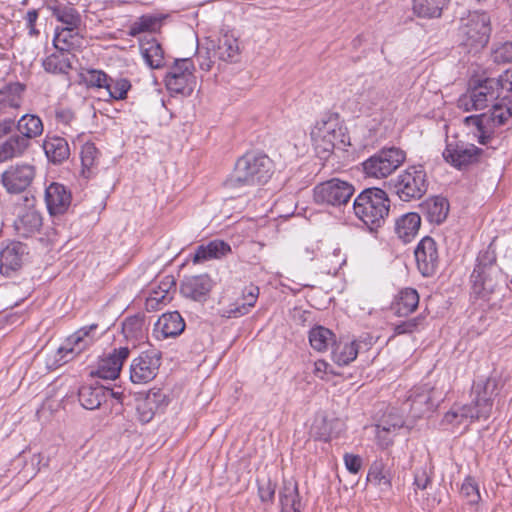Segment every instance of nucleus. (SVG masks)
Returning <instances> with one entry per match:
<instances>
[{
  "mask_svg": "<svg viewBox=\"0 0 512 512\" xmlns=\"http://www.w3.org/2000/svg\"><path fill=\"white\" fill-rule=\"evenodd\" d=\"M498 395L495 378L480 379L472 386L470 404L454 405L443 417V423L460 426L474 420L488 419L492 413L494 399Z\"/></svg>",
  "mask_w": 512,
  "mask_h": 512,
  "instance_id": "f257e3e1",
  "label": "nucleus"
},
{
  "mask_svg": "<svg viewBox=\"0 0 512 512\" xmlns=\"http://www.w3.org/2000/svg\"><path fill=\"white\" fill-rule=\"evenodd\" d=\"M273 174L272 160L264 154L246 153L240 157L225 182L228 189H241L266 183Z\"/></svg>",
  "mask_w": 512,
  "mask_h": 512,
  "instance_id": "f03ea898",
  "label": "nucleus"
},
{
  "mask_svg": "<svg viewBox=\"0 0 512 512\" xmlns=\"http://www.w3.org/2000/svg\"><path fill=\"white\" fill-rule=\"evenodd\" d=\"M472 292L479 298L489 300L490 296L506 285V277L496 264L493 251H481L476 259L475 268L470 276Z\"/></svg>",
  "mask_w": 512,
  "mask_h": 512,
  "instance_id": "7ed1b4c3",
  "label": "nucleus"
},
{
  "mask_svg": "<svg viewBox=\"0 0 512 512\" xmlns=\"http://www.w3.org/2000/svg\"><path fill=\"white\" fill-rule=\"evenodd\" d=\"M353 210L370 231H376L384 225L389 215L390 200L384 190L367 188L355 198Z\"/></svg>",
  "mask_w": 512,
  "mask_h": 512,
  "instance_id": "20e7f679",
  "label": "nucleus"
},
{
  "mask_svg": "<svg viewBox=\"0 0 512 512\" xmlns=\"http://www.w3.org/2000/svg\"><path fill=\"white\" fill-rule=\"evenodd\" d=\"M490 16L484 11H468L460 17L458 41L468 52L477 53L484 48L490 37Z\"/></svg>",
  "mask_w": 512,
  "mask_h": 512,
  "instance_id": "39448f33",
  "label": "nucleus"
},
{
  "mask_svg": "<svg viewBox=\"0 0 512 512\" xmlns=\"http://www.w3.org/2000/svg\"><path fill=\"white\" fill-rule=\"evenodd\" d=\"M311 137L318 153L330 154L335 149L344 151L350 144V137L337 115L324 116L317 121Z\"/></svg>",
  "mask_w": 512,
  "mask_h": 512,
  "instance_id": "423d86ee",
  "label": "nucleus"
},
{
  "mask_svg": "<svg viewBox=\"0 0 512 512\" xmlns=\"http://www.w3.org/2000/svg\"><path fill=\"white\" fill-rule=\"evenodd\" d=\"M512 117V96L502 94L489 113L472 115L465 118L468 126H475L479 132L478 140L487 144L493 129L504 125Z\"/></svg>",
  "mask_w": 512,
  "mask_h": 512,
  "instance_id": "0eeeda50",
  "label": "nucleus"
},
{
  "mask_svg": "<svg viewBox=\"0 0 512 512\" xmlns=\"http://www.w3.org/2000/svg\"><path fill=\"white\" fill-rule=\"evenodd\" d=\"M391 186L402 201L420 199L428 190L426 171L421 165L409 166L391 180Z\"/></svg>",
  "mask_w": 512,
  "mask_h": 512,
  "instance_id": "6e6552de",
  "label": "nucleus"
},
{
  "mask_svg": "<svg viewBox=\"0 0 512 512\" xmlns=\"http://www.w3.org/2000/svg\"><path fill=\"white\" fill-rule=\"evenodd\" d=\"M502 95L496 78H484L472 80L468 93L458 100V106L465 111L481 110L488 103L499 99Z\"/></svg>",
  "mask_w": 512,
  "mask_h": 512,
  "instance_id": "1a4fd4ad",
  "label": "nucleus"
},
{
  "mask_svg": "<svg viewBox=\"0 0 512 512\" xmlns=\"http://www.w3.org/2000/svg\"><path fill=\"white\" fill-rule=\"evenodd\" d=\"M406 159V153L397 147L383 148L363 162L368 177L385 178L394 172Z\"/></svg>",
  "mask_w": 512,
  "mask_h": 512,
  "instance_id": "9d476101",
  "label": "nucleus"
},
{
  "mask_svg": "<svg viewBox=\"0 0 512 512\" xmlns=\"http://www.w3.org/2000/svg\"><path fill=\"white\" fill-rule=\"evenodd\" d=\"M194 71L191 58L176 59L165 77L166 88L172 94L190 96L196 86Z\"/></svg>",
  "mask_w": 512,
  "mask_h": 512,
  "instance_id": "9b49d317",
  "label": "nucleus"
},
{
  "mask_svg": "<svg viewBox=\"0 0 512 512\" xmlns=\"http://www.w3.org/2000/svg\"><path fill=\"white\" fill-rule=\"evenodd\" d=\"M354 191V186L348 181L332 178L316 185L313 195L316 203L341 206L348 203Z\"/></svg>",
  "mask_w": 512,
  "mask_h": 512,
  "instance_id": "f8f14e48",
  "label": "nucleus"
},
{
  "mask_svg": "<svg viewBox=\"0 0 512 512\" xmlns=\"http://www.w3.org/2000/svg\"><path fill=\"white\" fill-rule=\"evenodd\" d=\"M98 324L84 326L70 335L57 350V361L67 363L86 350L95 341L94 331Z\"/></svg>",
  "mask_w": 512,
  "mask_h": 512,
  "instance_id": "ddd939ff",
  "label": "nucleus"
},
{
  "mask_svg": "<svg viewBox=\"0 0 512 512\" xmlns=\"http://www.w3.org/2000/svg\"><path fill=\"white\" fill-rule=\"evenodd\" d=\"M482 149L462 141H448L442 155L453 167L461 169L479 160Z\"/></svg>",
  "mask_w": 512,
  "mask_h": 512,
  "instance_id": "4468645a",
  "label": "nucleus"
},
{
  "mask_svg": "<svg viewBox=\"0 0 512 512\" xmlns=\"http://www.w3.org/2000/svg\"><path fill=\"white\" fill-rule=\"evenodd\" d=\"M161 357L156 351L142 352L130 366V379L135 384H144L153 380L160 367Z\"/></svg>",
  "mask_w": 512,
  "mask_h": 512,
  "instance_id": "2eb2a0df",
  "label": "nucleus"
},
{
  "mask_svg": "<svg viewBox=\"0 0 512 512\" xmlns=\"http://www.w3.org/2000/svg\"><path fill=\"white\" fill-rule=\"evenodd\" d=\"M35 177V168L30 164H16L6 169L1 182L7 192L18 194L26 190Z\"/></svg>",
  "mask_w": 512,
  "mask_h": 512,
  "instance_id": "dca6fc26",
  "label": "nucleus"
},
{
  "mask_svg": "<svg viewBox=\"0 0 512 512\" xmlns=\"http://www.w3.org/2000/svg\"><path fill=\"white\" fill-rule=\"evenodd\" d=\"M414 254L419 272L424 277L433 276L439 266V253L436 241L430 236H425L417 244Z\"/></svg>",
  "mask_w": 512,
  "mask_h": 512,
  "instance_id": "f3484780",
  "label": "nucleus"
},
{
  "mask_svg": "<svg viewBox=\"0 0 512 512\" xmlns=\"http://www.w3.org/2000/svg\"><path fill=\"white\" fill-rule=\"evenodd\" d=\"M434 394L435 390L427 385L415 387L410 391L404 409L409 408L413 418H421L436 406Z\"/></svg>",
  "mask_w": 512,
  "mask_h": 512,
  "instance_id": "a211bd4d",
  "label": "nucleus"
},
{
  "mask_svg": "<svg viewBox=\"0 0 512 512\" xmlns=\"http://www.w3.org/2000/svg\"><path fill=\"white\" fill-rule=\"evenodd\" d=\"M128 347H119L98 361L97 370L94 373L97 377L107 380L116 379L121 371L123 363L129 357Z\"/></svg>",
  "mask_w": 512,
  "mask_h": 512,
  "instance_id": "6ab92c4d",
  "label": "nucleus"
},
{
  "mask_svg": "<svg viewBox=\"0 0 512 512\" xmlns=\"http://www.w3.org/2000/svg\"><path fill=\"white\" fill-rule=\"evenodd\" d=\"M27 255V246L21 242H12L0 251V273L10 277L23 265Z\"/></svg>",
  "mask_w": 512,
  "mask_h": 512,
  "instance_id": "aec40b11",
  "label": "nucleus"
},
{
  "mask_svg": "<svg viewBox=\"0 0 512 512\" xmlns=\"http://www.w3.org/2000/svg\"><path fill=\"white\" fill-rule=\"evenodd\" d=\"M213 282L207 274L185 276L181 281V294L194 301L203 302L207 299Z\"/></svg>",
  "mask_w": 512,
  "mask_h": 512,
  "instance_id": "412c9836",
  "label": "nucleus"
},
{
  "mask_svg": "<svg viewBox=\"0 0 512 512\" xmlns=\"http://www.w3.org/2000/svg\"><path fill=\"white\" fill-rule=\"evenodd\" d=\"M71 200V192L63 184L53 182L45 190V202L50 215L64 214Z\"/></svg>",
  "mask_w": 512,
  "mask_h": 512,
  "instance_id": "4be33fe9",
  "label": "nucleus"
},
{
  "mask_svg": "<svg viewBox=\"0 0 512 512\" xmlns=\"http://www.w3.org/2000/svg\"><path fill=\"white\" fill-rule=\"evenodd\" d=\"M370 345V341L361 339L351 342L335 341L331 352L332 360L339 366H347L356 359L362 348L368 349Z\"/></svg>",
  "mask_w": 512,
  "mask_h": 512,
  "instance_id": "5701e85b",
  "label": "nucleus"
},
{
  "mask_svg": "<svg viewBox=\"0 0 512 512\" xmlns=\"http://www.w3.org/2000/svg\"><path fill=\"white\" fill-rule=\"evenodd\" d=\"M167 405L166 395L161 389H151L137 404L138 419L142 423L150 422L156 412Z\"/></svg>",
  "mask_w": 512,
  "mask_h": 512,
  "instance_id": "b1692460",
  "label": "nucleus"
},
{
  "mask_svg": "<svg viewBox=\"0 0 512 512\" xmlns=\"http://www.w3.org/2000/svg\"><path fill=\"white\" fill-rule=\"evenodd\" d=\"M449 201L442 196L428 198L421 204V211L427 221L432 224H442L449 213Z\"/></svg>",
  "mask_w": 512,
  "mask_h": 512,
  "instance_id": "393cba45",
  "label": "nucleus"
},
{
  "mask_svg": "<svg viewBox=\"0 0 512 512\" xmlns=\"http://www.w3.org/2000/svg\"><path fill=\"white\" fill-rule=\"evenodd\" d=\"M185 329V322L178 311L162 314L155 324V331L163 338L176 337Z\"/></svg>",
  "mask_w": 512,
  "mask_h": 512,
  "instance_id": "a878e982",
  "label": "nucleus"
},
{
  "mask_svg": "<svg viewBox=\"0 0 512 512\" xmlns=\"http://www.w3.org/2000/svg\"><path fill=\"white\" fill-rule=\"evenodd\" d=\"M53 43L58 51L69 52L82 46L83 37L79 28L61 26L56 28Z\"/></svg>",
  "mask_w": 512,
  "mask_h": 512,
  "instance_id": "bb28decb",
  "label": "nucleus"
},
{
  "mask_svg": "<svg viewBox=\"0 0 512 512\" xmlns=\"http://www.w3.org/2000/svg\"><path fill=\"white\" fill-rule=\"evenodd\" d=\"M419 295L413 288L402 289L391 303V310L399 317L408 316L418 307Z\"/></svg>",
  "mask_w": 512,
  "mask_h": 512,
  "instance_id": "cd10ccee",
  "label": "nucleus"
},
{
  "mask_svg": "<svg viewBox=\"0 0 512 512\" xmlns=\"http://www.w3.org/2000/svg\"><path fill=\"white\" fill-rule=\"evenodd\" d=\"M281 512H301L298 484L293 479L284 480L279 491Z\"/></svg>",
  "mask_w": 512,
  "mask_h": 512,
  "instance_id": "c85d7f7f",
  "label": "nucleus"
},
{
  "mask_svg": "<svg viewBox=\"0 0 512 512\" xmlns=\"http://www.w3.org/2000/svg\"><path fill=\"white\" fill-rule=\"evenodd\" d=\"M43 149L48 160L54 164H60L67 160L70 148L66 139L59 136H46Z\"/></svg>",
  "mask_w": 512,
  "mask_h": 512,
  "instance_id": "c756f323",
  "label": "nucleus"
},
{
  "mask_svg": "<svg viewBox=\"0 0 512 512\" xmlns=\"http://www.w3.org/2000/svg\"><path fill=\"white\" fill-rule=\"evenodd\" d=\"M30 141L15 133L10 135L0 144V162L8 161L15 157L22 156L29 148Z\"/></svg>",
  "mask_w": 512,
  "mask_h": 512,
  "instance_id": "7c9ffc66",
  "label": "nucleus"
},
{
  "mask_svg": "<svg viewBox=\"0 0 512 512\" xmlns=\"http://www.w3.org/2000/svg\"><path fill=\"white\" fill-rule=\"evenodd\" d=\"M421 225L418 213H406L395 221V232L404 242H409L417 234Z\"/></svg>",
  "mask_w": 512,
  "mask_h": 512,
  "instance_id": "2f4dec72",
  "label": "nucleus"
},
{
  "mask_svg": "<svg viewBox=\"0 0 512 512\" xmlns=\"http://www.w3.org/2000/svg\"><path fill=\"white\" fill-rule=\"evenodd\" d=\"M41 226L42 216L34 209L24 211L15 221V229L20 236L25 238L38 232Z\"/></svg>",
  "mask_w": 512,
  "mask_h": 512,
  "instance_id": "473e14b6",
  "label": "nucleus"
},
{
  "mask_svg": "<svg viewBox=\"0 0 512 512\" xmlns=\"http://www.w3.org/2000/svg\"><path fill=\"white\" fill-rule=\"evenodd\" d=\"M231 252V247L223 240H213L206 245H200L194 254V262L199 263L210 259L221 258Z\"/></svg>",
  "mask_w": 512,
  "mask_h": 512,
  "instance_id": "72a5a7b5",
  "label": "nucleus"
},
{
  "mask_svg": "<svg viewBox=\"0 0 512 512\" xmlns=\"http://www.w3.org/2000/svg\"><path fill=\"white\" fill-rule=\"evenodd\" d=\"M105 386L83 385L79 388L78 399L82 407L95 410L105 402Z\"/></svg>",
  "mask_w": 512,
  "mask_h": 512,
  "instance_id": "f704fd0d",
  "label": "nucleus"
},
{
  "mask_svg": "<svg viewBox=\"0 0 512 512\" xmlns=\"http://www.w3.org/2000/svg\"><path fill=\"white\" fill-rule=\"evenodd\" d=\"M48 9L52 12L63 27L80 28L82 20L79 12L68 4L49 5Z\"/></svg>",
  "mask_w": 512,
  "mask_h": 512,
  "instance_id": "c9c22d12",
  "label": "nucleus"
},
{
  "mask_svg": "<svg viewBox=\"0 0 512 512\" xmlns=\"http://www.w3.org/2000/svg\"><path fill=\"white\" fill-rule=\"evenodd\" d=\"M259 296V288L253 284L245 286L242 291L244 302L241 305H235L233 308L226 310L223 315L231 317H240L249 313L254 307Z\"/></svg>",
  "mask_w": 512,
  "mask_h": 512,
  "instance_id": "e433bc0d",
  "label": "nucleus"
},
{
  "mask_svg": "<svg viewBox=\"0 0 512 512\" xmlns=\"http://www.w3.org/2000/svg\"><path fill=\"white\" fill-rule=\"evenodd\" d=\"M16 130L17 134L30 141L43 133V123L37 115L25 114L17 121Z\"/></svg>",
  "mask_w": 512,
  "mask_h": 512,
  "instance_id": "4c0bfd02",
  "label": "nucleus"
},
{
  "mask_svg": "<svg viewBox=\"0 0 512 512\" xmlns=\"http://www.w3.org/2000/svg\"><path fill=\"white\" fill-rule=\"evenodd\" d=\"M413 11L419 17L438 18L450 0H412Z\"/></svg>",
  "mask_w": 512,
  "mask_h": 512,
  "instance_id": "58836bf2",
  "label": "nucleus"
},
{
  "mask_svg": "<svg viewBox=\"0 0 512 512\" xmlns=\"http://www.w3.org/2000/svg\"><path fill=\"white\" fill-rule=\"evenodd\" d=\"M309 342L311 347L318 351L324 352L335 343L334 333L323 326H315L309 331Z\"/></svg>",
  "mask_w": 512,
  "mask_h": 512,
  "instance_id": "ea45409f",
  "label": "nucleus"
},
{
  "mask_svg": "<svg viewBox=\"0 0 512 512\" xmlns=\"http://www.w3.org/2000/svg\"><path fill=\"white\" fill-rule=\"evenodd\" d=\"M141 52L145 62L152 69H160L165 65L164 51L158 41L151 39L141 45Z\"/></svg>",
  "mask_w": 512,
  "mask_h": 512,
  "instance_id": "a19ab883",
  "label": "nucleus"
},
{
  "mask_svg": "<svg viewBox=\"0 0 512 512\" xmlns=\"http://www.w3.org/2000/svg\"><path fill=\"white\" fill-rule=\"evenodd\" d=\"M43 68L52 74H67L72 68L71 59L66 52L59 51L49 55L43 61Z\"/></svg>",
  "mask_w": 512,
  "mask_h": 512,
  "instance_id": "79ce46f5",
  "label": "nucleus"
},
{
  "mask_svg": "<svg viewBox=\"0 0 512 512\" xmlns=\"http://www.w3.org/2000/svg\"><path fill=\"white\" fill-rule=\"evenodd\" d=\"M367 479L379 486H383L385 488L391 487L390 470L383 459L380 458L373 461L369 468Z\"/></svg>",
  "mask_w": 512,
  "mask_h": 512,
  "instance_id": "37998d69",
  "label": "nucleus"
},
{
  "mask_svg": "<svg viewBox=\"0 0 512 512\" xmlns=\"http://www.w3.org/2000/svg\"><path fill=\"white\" fill-rule=\"evenodd\" d=\"M238 54L239 45L237 39L228 35H224L219 39L218 45L214 50V56L222 61H234Z\"/></svg>",
  "mask_w": 512,
  "mask_h": 512,
  "instance_id": "c03bdc74",
  "label": "nucleus"
},
{
  "mask_svg": "<svg viewBox=\"0 0 512 512\" xmlns=\"http://www.w3.org/2000/svg\"><path fill=\"white\" fill-rule=\"evenodd\" d=\"M160 27L161 18L150 14L142 15L130 25L128 34L135 37L144 32H155Z\"/></svg>",
  "mask_w": 512,
  "mask_h": 512,
  "instance_id": "a18cd8bd",
  "label": "nucleus"
},
{
  "mask_svg": "<svg viewBox=\"0 0 512 512\" xmlns=\"http://www.w3.org/2000/svg\"><path fill=\"white\" fill-rule=\"evenodd\" d=\"M377 424L386 431L397 432L405 426V420L396 408H391L383 414Z\"/></svg>",
  "mask_w": 512,
  "mask_h": 512,
  "instance_id": "49530a36",
  "label": "nucleus"
},
{
  "mask_svg": "<svg viewBox=\"0 0 512 512\" xmlns=\"http://www.w3.org/2000/svg\"><path fill=\"white\" fill-rule=\"evenodd\" d=\"M108 96L114 100H124L127 98V93L131 89V83L126 78H112L108 82L105 88Z\"/></svg>",
  "mask_w": 512,
  "mask_h": 512,
  "instance_id": "de8ad7c7",
  "label": "nucleus"
},
{
  "mask_svg": "<svg viewBox=\"0 0 512 512\" xmlns=\"http://www.w3.org/2000/svg\"><path fill=\"white\" fill-rule=\"evenodd\" d=\"M388 93L382 86H369L360 94V98L369 106H379L387 99Z\"/></svg>",
  "mask_w": 512,
  "mask_h": 512,
  "instance_id": "09e8293b",
  "label": "nucleus"
},
{
  "mask_svg": "<svg viewBox=\"0 0 512 512\" xmlns=\"http://www.w3.org/2000/svg\"><path fill=\"white\" fill-rule=\"evenodd\" d=\"M82 79L89 88H106L110 76L102 70L88 69L82 74Z\"/></svg>",
  "mask_w": 512,
  "mask_h": 512,
  "instance_id": "8fccbe9b",
  "label": "nucleus"
},
{
  "mask_svg": "<svg viewBox=\"0 0 512 512\" xmlns=\"http://www.w3.org/2000/svg\"><path fill=\"white\" fill-rule=\"evenodd\" d=\"M424 321L423 316H416L393 324V336L412 334L419 330Z\"/></svg>",
  "mask_w": 512,
  "mask_h": 512,
  "instance_id": "3c124183",
  "label": "nucleus"
},
{
  "mask_svg": "<svg viewBox=\"0 0 512 512\" xmlns=\"http://www.w3.org/2000/svg\"><path fill=\"white\" fill-rule=\"evenodd\" d=\"M98 159V149L93 143H85L81 149V164H82V172L86 174V171L89 173L91 168H93Z\"/></svg>",
  "mask_w": 512,
  "mask_h": 512,
  "instance_id": "603ef678",
  "label": "nucleus"
},
{
  "mask_svg": "<svg viewBox=\"0 0 512 512\" xmlns=\"http://www.w3.org/2000/svg\"><path fill=\"white\" fill-rule=\"evenodd\" d=\"M460 492L469 504H477L481 499L478 484L470 476L464 479Z\"/></svg>",
  "mask_w": 512,
  "mask_h": 512,
  "instance_id": "864d4df0",
  "label": "nucleus"
},
{
  "mask_svg": "<svg viewBox=\"0 0 512 512\" xmlns=\"http://www.w3.org/2000/svg\"><path fill=\"white\" fill-rule=\"evenodd\" d=\"M172 300V295L165 294L163 291H160L153 287L149 293L148 298L146 299V309L148 311L158 310L161 306L166 305Z\"/></svg>",
  "mask_w": 512,
  "mask_h": 512,
  "instance_id": "5fc2aeb1",
  "label": "nucleus"
},
{
  "mask_svg": "<svg viewBox=\"0 0 512 512\" xmlns=\"http://www.w3.org/2000/svg\"><path fill=\"white\" fill-rule=\"evenodd\" d=\"M491 58L493 62L498 64L512 62V42H504L496 45L492 50Z\"/></svg>",
  "mask_w": 512,
  "mask_h": 512,
  "instance_id": "6e6d98bb",
  "label": "nucleus"
},
{
  "mask_svg": "<svg viewBox=\"0 0 512 512\" xmlns=\"http://www.w3.org/2000/svg\"><path fill=\"white\" fill-rule=\"evenodd\" d=\"M142 320L137 316L128 317L122 325V330L126 338L136 337L142 331Z\"/></svg>",
  "mask_w": 512,
  "mask_h": 512,
  "instance_id": "4d7b16f0",
  "label": "nucleus"
},
{
  "mask_svg": "<svg viewBox=\"0 0 512 512\" xmlns=\"http://www.w3.org/2000/svg\"><path fill=\"white\" fill-rule=\"evenodd\" d=\"M397 432L394 431H386L381 427H378V424L375 425V437L377 444L381 448H387L393 443V438Z\"/></svg>",
  "mask_w": 512,
  "mask_h": 512,
  "instance_id": "13d9d810",
  "label": "nucleus"
},
{
  "mask_svg": "<svg viewBox=\"0 0 512 512\" xmlns=\"http://www.w3.org/2000/svg\"><path fill=\"white\" fill-rule=\"evenodd\" d=\"M431 483V477L426 467L419 468L414 474V485L420 490H425Z\"/></svg>",
  "mask_w": 512,
  "mask_h": 512,
  "instance_id": "bf43d9fd",
  "label": "nucleus"
},
{
  "mask_svg": "<svg viewBox=\"0 0 512 512\" xmlns=\"http://www.w3.org/2000/svg\"><path fill=\"white\" fill-rule=\"evenodd\" d=\"M344 463L347 470L352 474H357L362 467V459L358 455L346 453L344 455Z\"/></svg>",
  "mask_w": 512,
  "mask_h": 512,
  "instance_id": "052dcab7",
  "label": "nucleus"
},
{
  "mask_svg": "<svg viewBox=\"0 0 512 512\" xmlns=\"http://www.w3.org/2000/svg\"><path fill=\"white\" fill-rule=\"evenodd\" d=\"M496 81L499 83L502 94L512 92V70H506Z\"/></svg>",
  "mask_w": 512,
  "mask_h": 512,
  "instance_id": "680f3d73",
  "label": "nucleus"
},
{
  "mask_svg": "<svg viewBox=\"0 0 512 512\" xmlns=\"http://www.w3.org/2000/svg\"><path fill=\"white\" fill-rule=\"evenodd\" d=\"M275 494V486L268 482L259 487V496L262 502L272 501Z\"/></svg>",
  "mask_w": 512,
  "mask_h": 512,
  "instance_id": "e2e57ef3",
  "label": "nucleus"
},
{
  "mask_svg": "<svg viewBox=\"0 0 512 512\" xmlns=\"http://www.w3.org/2000/svg\"><path fill=\"white\" fill-rule=\"evenodd\" d=\"M16 130V123L13 119H4L0 121V139L13 135L12 132Z\"/></svg>",
  "mask_w": 512,
  "mask_h": 512,
  "instance_id": "0e129e2a",
  "label": "nucleus"
},
{
  "mask_svg": "<svg viewBox=\"0 0 512 512\" xmlns=\"http://www.w3.org/2000/svg\"><path fill=\"white\" fill-rule=\"evenodd\" d=\"M75 118L74 112L71 109H61L56 111V120L59 123L69 125Z\"/></svg>",
  "mask_w": 512,
  "mask_h": 512,
  "instance_id": "69168bd1",
  "label": "nucleus"
},
{
  "mask_svg": "<svg viewBox=\"0 0 512 512\" xmlns=\"http://www.w3.org/2000/svg\"><path fill=\"white\" fill-rule=\"evenodd\" d=\"M209 54H210L209 51H206L205 54H203L202 52L199 51L196 56V60L199 64L200 69H202L204 71H209L212 67L213 62H212Z\"/></svg>",
  "mask_w": 512,
  "mask_h": 512,
  "instance_id": "338daca9",
  "label": "nucleus"
},
{
  "mask_svg": "<svg viewBox=\"0 0 512 512\" xmlns=\"http://www.w3.org/2000/svg\"><path fill=\"white\" fill-rule=\"evenodd\" d=\"M175 280L173 276H166L157 286L156 289L163 291L165 294L172 295V290L175 288Z\"/></svg>",
  "mask_w": 512,
  "mask_h": 512,
  "instance_id": "774afa93",
  "label": "nucleus"
}]
</instances>
